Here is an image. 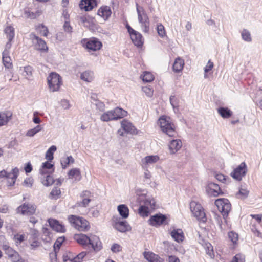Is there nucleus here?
Instances as JSON below:
<instances>
[{
	"instance_id": "09e8293b",
	"label": "nucleus",
	"mask_w": 262,
	"mask_h": 262,
	"mask_svg": "<svg viewBox=\"0 0 262 262\" xmlns=\"http://www.w3.org/2000/svg\"><path fill=\"white\" fill-rule=\"evenodd\" d=\"M248 194L249 191L247 189L241 188L236 193V196L239 199H244L247 198Z\"/></svg>"
},
{
	"instance_id": "0e129e2a",
	"label": "nucleus",
	"mask_w": 262,
	"mask_h": 262,
	"mask_svg": "<svg viewBox=\"0 0 262 262\" xmlns=\"http://www.w3.org/2000/svg\"><path fill=\"white\" fill-rule=\"evenodd\" d=\"M170 102L173 109L178 107V99L174 96H171L170 97Z\"/></svg>"
},
{
	"instance_id": "4d7b16f0",
	"label": "nucleus",
	"mask_w": 262,
	"mask_h": 262,
	"mask_svg": "<svg viewBox=\"0 0 262 262\" xmlns=\"http://www.w3.org/2000/svg\"><path fill=\"white\" fill-rule=\"evenodd\" d=\"M213 63L212 62H211L210 60H209L207 65L206 66V67L204 68V72H205L204 77L205 78L208 77L207 73L209 71H210V70H211L213 68Z\"/></svg>"
},
{
	"instance_id": "c9c22d12",
	"label": "nucleus",
	"mask_w": 262,
	"mask_h": 262,
	"mask_svg": "<svg viewBox=\"0 0 262 262\" xmlns=\"http://www.w3.org/2000/svg\"><path fill=\"white\" fill-rule=\"evenodd\" d=\"M94 73L91 71H85L80 75V79L84 81L90 82L94 79Z\"/></svg>"
},
{
	"instance_id": "bb28decb",
	"label": "nucleus",
	"mask_w": 262,
	"mask_h": 262,
	"mask_svg": "<svg viewBox=\"0 0 262 262\" xmlns=\"http://www.w3.org/2000/svg\"><path fill=\"white\" fill-rule=\"evenodd\" d=\"M19 173V169L17 167L12 169L10 172H8L10 174L9 177H7L8 179V185L12 186L14 185Z\"/></svg>"
},
{
	"instance_id": "e2e57ef3",
	"label": "nucleus",
	"mask_w": 262,
	"mask_h": 262,
	"mask_svg": "<svg viewBox=\"0 0 262 262\" xmlns=\"http://www.w3.org/2000/svg\"><path fill=\"white\" fill-rule=\"evenodd\" d=\"M214 177L219 181L223 183H226L227 178L224 174L220 173H216L214 174Z\"/></svg>"
},
{
	"instance_id": "bf43d9fd",
	"label": "nucleus",
	"mask_w": 262,
	"mask_h": 262,
	"mask_svg": "<svg viewBox=\"0 0 262 262\" xmlns=\"http://www.w3.org/2000/svg\"><path fill=\"white\" fill-rule=\"evenodd\" d=\"M41 243L37 239H32V241L30 243V247L32 250H35L40 246Z\"/></svg>"
},
{
	"instance_id": "412c9836",
	"label": "nucleus",
	"mask_w": 262,
	"mask_h": 262,
	"mask_svg": "<svg viewBox=\"0 0 262 262\" xmlns=\"http://www.w3.org/2000/svg\"><path fill=\"white\" fill-rule=\"evenodd\" d=\"M48 222L50 227L54 230L62 233L66 232V229L64 226L60 223L58 221L54 219H49L48 220Z\"/></svg>"
},
{
	"instance_id": "c03bdc74",
	"label": "nucleus",
	"mask_w": 262,
	"mask_h": 262,
	"mask_svg": "<svg viewBox=\"0 0 262 262\" xmlns=\"http://www.w3.org/2000/svg\"><path fill=\"white\" fill-rule=\"evenodd\" d=\"M42 232V239L46 242H50L51 240L52 236L49 229L46 227H43Z\"/></svg>"
},
{
	"instance_id": "052dcab7",
	"label": "nucleus",
	"mask_w": 262,
	"mask_h": 262,
	"mask_svg": "<svg viewBox=\"0 0 262 262\" xmlns=\"http://www.w3.org/2000/svg\"><path fill=\"white\" fill-rule=\"evenodd\" d=\"M86 255V252H82L77 255L76 257L73 258V262H81L82 259Z\"/></svg>"
},
{
	"instance_id": "f704fd0d",
	"label": "nucleus",
	"mask_w": 262,
	"mask_h": 262,
	"mask_svg": "<svg viewBox=\"0 0 262 262\" xmlns=\"http://www.w3.org/2000/svg\"><path fill=\"white\" fill-rule=\"evenodd\" d=\"M184 65V60L180 57H178L175 59L173 64V70L176 72H179L182 70Z\"/></svg>"
},
{
	"instance_id": "f257e3e1",
	"label": "nucleus",
	"mask_w": 262,
	"mask_h": 262,
	"mask_svg": "<svg viewBox=\"0 0 262 262\" xmlns=\"http://www.w3.org/2000/svg\"><path fill=\"white\" fill-rule=\"evenodd\" d=\"M158 124L161 131L168 136L174 137L176 135L175 126L169 117L165 115L161 116L158 119Z\"/></svg>"
},
{
	"instance_id": "8fccbe9b",
	"label": "nucleus",
	"mask_w": 262,
	"mask_h": 262,
	"mask_svg": "<svg viewBox=\"0 0 262 262\" xmlns=\"http://www.w3.org/2000/svg\"><path fill=\"white\" fill-rule=\"evenodd\" d=\"M42 129L40 125H38L34 128L29 129L26 133V135L28 137H33L36 133H38Z\"/></svg>"
},
{
	"instance_id": "338daca9",
	"label": "nucleus",
	"mask_w": 262,
	"mask_h": 262,
	"mask_svg": "<svg viewBox=\"0 0 262 262\" xmlns=\"http://www.w3.org/2000/svg\"><path fill=\"white\" fill-rule=\"evenodd\" d=\"M14 239L17 244H20L25 238V235L17 234L14 236Z\"/></svg>"
},
{
	"instance_id": "2f4dec72",
	"label": "nucleus",
	"mask_w": 262,
	"mask_h": 262,
	"mask_svg": "<svg viewBox=\"0 0 262 262\" xmlns=\"http://www.w3.org/2000/svg\"><path fill=\"white\" fill-rule=\"evenodd\" d=\"M94 2V0H81L79 6L81 9L90 11L93 9Z\"/></svg>"
},
{
	"instance_id": "5701e85b",
	"label": "nucleus",
	"mask_w": 262,
	"mask_h": 262,
	"mask_svg": "<svg viewBox=\"0 0 262 262\" xmlns=\"http://www.w3.org/2000/svg\"><path fill=\"white\" fill-rule=\"evenodd\" d=\"M12 118V113L11 112H0V127L7 125Z\"/></svg>"
},
{
	"instance_id": "ea45409f",
	"label": "nucleus",
	"mask_w": 262,
	"mask_h": 262,
	"mask_svg": "<svg viewBox=\"0 0 262 262\" xmlns=\"http://www.w3.org/2000/svg\"><path fill=\"white\" fill-rule=\"evenodd\" d=\"M60 162L62 168L65 169L70 164H72L74 162V159L71 156H69L62 158Z\"/></svg>"
},
{
	"instance_id": "473e14b6",
	"label": "nucleus",
	"mask_w": 262,
	"mask_h": 262,
	"mask_svg": "<svg viewBox=\"0 0 262 262\" xmlns=\"http://www.w3.org/2000/svg\"><path fill=\"white\" fill-rule=\"evenodd\" d=\"M117 210L119 214L123 219H126L129 215V209L128 207L124 205H119L117 207Z\"/></svg>"
},
{
	"instance_id": "ddd939ff",
	"label": "nucleus",
	"mask_w": 262,
	"mask_h": 262,
	"mask_svg": "<svg viewBox=\"0 0 262 262\" xmlns=\"http://www.w3.org/2000/svg\"><path fill=\"white\" fill-rule=\"evenodd\" d=\"M159 159V157L158 155L147 156L141 159L140 165L143 169L148 168L158 162Z\"/></svg>"
},
{
	"instance_id": "1a4fd4ad",
	"label": "nucleus",
	"mask_w": 262,
	"mask_h": 262,
	"mask_svg": "<svg viewBox=\"0 0 262 262\" xmlns=\"http://www.w3.org/2000/svg\"><path fill=\"white\" fill-rule=\"evenodd\" d=\"M126 28L133 43L138 47H141L144 43L141 34L134 30L128 25H126Z\"/></svg>"
},
{
	"instance_id": "dca6fc26",
	"label": "nucleus",
	"mask_w": 262,
	"mask_h": 262,
	"mask_svg": "<svg viewBox=\"0 0 262 262\" xmlns=\"http://www.w3.org/2000/svg\"><path fill=\"white\" fill-rule=\"evenodd\" d=\"M145 204V205L141 206L138 210L139 214L143 217H146L149 214V209L147 206L150 205V208H153L155 205V201L153 199H147Z\"/></svg>"
},
{
	"instance_id": "3c124183",
	"label": "nucleus",
	"mask_w": 262,
	"mask_h": 262,
	"mask_svg": "<svg viewBox=\"0 0 262 262\" xmlns=\"http://www.w3.org/2000/svg\"><path fill=\"white\" fill-rule=\"evenodd\" d=\"M157 33L159 35V36L163 38L166 35V31L165 29V28L164 26L161 24H159L157 26Z\"/></svg>"
},
{
	"instance_id": "a18cd8bd",
	"label": "nucleus",
	"mask_w": 262,
	"mask_h": 262,
	"mask_svg": "<svg viewBox=\"0 0 262 262\" xmlns=\"http://www.w3.org/2000/svg\"><path fill=\"white\" fill-rule=\"evenodd\" d=\"M57 148L55 145L51 146L46 153V158L49 161L53 159V154L56 150Z\"/></svg>"
},
{
	"instance_id": "c756f323",
	"label": "nucleus",
	"mask_w": 262,
	"mask_h": 262,
	"mask_svg": "<svg viewBox=\"0 0 262 262\" xmlns=\"http://www.w3.org/2000/svg\"><path fill=\"white\" fill-rule=\"evenodd\" d=\"M3 62L6 68L11 69L12 68V61L7 50H5L3 53Z\"/></svg>"
},
{
	"instance_id": "2eb2a0df",
	"label": "nucleus",
	"mask_w": 262,
	"mask_h": 262,
	"mask_svg": "<svg viewBox=\"0 0 262 262\" xmlns=\"http://www.w3.org/2000/svg\"><path fill=\"white\" fill-rule=\"evenodd\" d=\"M92 195L90 191L84 190L80 194L81 200L77 202V206L78 207H86L92 200Z\"/></svg>"
},
{
	"instance_id": "0eeeda50",
	"label": "nucleus",
	"mask_w": 262,
	"mask_h": 262,
	"mask_svg": "<svg viewBox=\"0 0 262 262\" xmlns=\"http://www.w3.org/2000/svg\"><path fill=\"white\" fill-rule=\"evenodd\" d=\"M81 43L89 52L99 50L102 46L101 42L96 38L84 39Z\"/></svg>"
},
{
	"instance_id": "393cba45",
	"label": "nucleus",
	"mask_w": 262,
	"mask_h": 262,
	"mask_svg": "<svg viewBox=\"0 0 262 262\" xmlns=\"http://www.w3.org/2000/svg\"><path fill=\"white\" fill-rule=\"evenodd\" d=\"M172 238L178 243H181L184 239V234L180 229H174L170 233Z\"/></svg>"
},
{
	"instance_id": "a878e982",
	"label": "nucleus",
	"mask_w": 262,
	"mask_h": 262,
	"mask_svg": "<svg viewBox=\"0 0 262 262\" xmlns=\"http://www.w3.org/2000/svg\"><path fill=\"white\" fill-rule=\"evenodd\" d=\"M68 179L72 180L74 182H78L81 179L80 169L78 168L71 169L68 173Z\"/></svg>"
},
{
	"instance_id": "39448f33",
	"label": "nucleus",
	"mask_w": 262,
	"mask_h": 262,
	"mask_svg": "<svg viewBox=\"0 0 262 262\" xmlns=\"http://www.w3.org/2000/svg\"><path fill=\"white\" fill-rule=\"evenodd\" d=\"M190 208L193 216L198 220L204 223L206 221V214L201 205L195 201H191Z\"/></svg>"
},
{
	"instance_id": "de8ad7c7",
	"label": "nucleus",
	"mask_w": 262,
	"mask_h": 262,
	"mask_svg": "<svg viewBox=\"0 0 262 262\" xmlns=\"http://www.w3.org/2000/svg\"><path fill=\"white\" fill-rule=\"evenodd\" d=\"M241 36L242 39L247 42H250L252 41L251 34L249 31L246 29H244L241 32Z\"/></svg>"
},
{
	"instance_id": "5fc2aeb1",
	"label": "nucleus",
	"mask_w": 262,
	"mask_h": 262,
	"mask_svg": "<svg viewBox=\"0 0 262 262\" xmlns=\"http://www.w3.org/2000/svg\"><path fill=\"white\" fill-rule=\"evenodd\" d=\"M64 240V237H59L57 239L54 245V248L55 250V251H57V250L59 249L62 243L63 242Z\"/></svg>"
},
{
	"instance_id": "72a5a7b5",
	"label": "nucleus",
	"mask_w": 262,
	"mask_h": 262,
	"mask_svg": "<svg viewBox=\"0 0 262 262\" xmlns=\"http://www.w3.org/2000/svg\"><path fill=\"white\" fill-rule=\"evenodd\" d=\"M100 120L103 122H108L112 120H115V117L113 110H110L103 113L100 116Z\"/></svg>"
},
{
	"instance_id": "37998d69",
	"label": "nucleus",
	"mask_w": 262,
	"mask_h": 262,
	"mask_svg": "<svg viewBox=\"0 0 262 262\" xmlns=\"http://www.w3.org/2000/svg\"><path fill=\"white\" fill-rule=\"evenodd\" d=\"M36 29L40 35L46 37L48 36L49 31L45 26L40 24L36 27Z\"/></svg>"
},
{
	"instance_id": "603ef678",
	"label": "nucleus",
	"mask_w": 262,
	"mask_h": 262,
	"mask_svg": "<svg viewBox=\"0 0 262 262\" xmlns=\"http://www.w3.org/2000/svg\"><path fill=\"white\" fill-rule=\"evenodd\" d=\"M144 258L148 260L149 262H152L155 257H157V255L154 254L151 252H144L143 253Z\"/></svg>"
},
{
	"instance_id": "6e6d98bb",
	"label": "nucleus",
	"mask_w": 262,
	"mask_h": 262,
	"mask_svg": "<svg viewBox=\"0 0 262 262\" xmlns=\"http://www.w3.org/2000/svg\"><path fill=\"white\" fill-rule=\"evenodd\" d=\"M60 103L61 106L64 110H69L71 107L70 101L66 99H62Z\"/></svg>"
},
{
	"instance_id": "79ce46f5",
	"label": "nucleus",
	"mask_w": 262,
	"mask_h": 262,
	"mask_svg": "<svg viewBox=\"0 0 262 262\" xmlns=\"http://www.w3.org/2000/svg\"><path fill=\"white\" fill-rule=\"evenodd\" d=\"M21 72V74L26 78H29L32 75V68L30 66H26L21 68L20 69Z\"/></svg>"
},
{
	"instance_id": "a19ab883",
	"label": "nucleus",
	"mask_w": 262,
	"mask_h": 262,
	"mask_svg": "<svg viewBox=\"0 0 262 262\" xmlns=\"http://www.w3.org/2000/svg\"><path fill=\"white\" fill-rule=\"evenodd\" d=\"M141 78L143 81L146 82H150L154 79L153 74L151 72L148 71H144L141 75Z\"/></svg>"
},
{
	"instance_id": "7ed1b4c3",
	"label": "nucleus",
	"mask_w": 262,
	"mask_h": 262,
	"mask_svg": "<svg viewBox=\"0 0 262 262\" xmlns=\"http://www.w3.org/2000/svg\"><path fill=\"white\" fill-rule=\"evenodd\" d=\"M68 219L71 225L79 231H86L90 229L89 222L82 217L71 215Z\"/></svg>"
},
{
	"instance_id": "20e7f679",
	"label": "nucleus",
	"mask_w": 262,
	"mask_h": 262,
	"mask_svg": "<svg viewBox=\"0 0 262 262\" xmlns=\"http://www.w3.org/2000/svg\"><path fill=\"white\" fill-rule=\"evenodd\" d=\"M48 84L50 91L54 92L59 90L62 85V78L56 73L52 72L47 78Z\"/></svg>"
},
{
	"instance_id": "9d476101",
	"label": "nucleus",
	"mask_w": 262,
	"mask_h": 262,
	"mask_svg": "<svg viewBox=\"0 0 262 262\" xmlns=\"http://www.w3.org/2000/svg\"><path fill=\"white\" fill-rule=\"evenodd\" d=\"M113 226L117 231L122 233L131 230L130 226L126 221H123L118 217L113 218Z\"/></svg>"
},
{
	"instance_id": "f8f14e48",
	"label": "nucleus",
	"mask_w": 262,
	"mask_h": 262,
	"mask_svg": "<svg viewBox=\"0 0 262 262\" xmlns=\"http://www.w3.org/2000/svg\"><path fill=\"white\" fill-rule=\"evenodd\" d=\"M206 191L210 196H217L223 193L218 184L213 182H208L206 187Z\"/></svg>"
},
{
	"instance_id": "cd10ccee",
	"label": "nucleus",
	"mask_w": 262,
	"mask_h": 262,
	"mask_svg": "<svg viewBox=\"0 0 262 262\" xmlns=\"http://www.w3.org/2000/svg\"><path fill=\"white\" fill-rule=\"evenodd\" d=\"M50 173L40 174L39 176L41 183L47 187L51 186L54 183L53 178L50 175Z\"/></svg>"
},
{
	"instance_id": "f03ea898",
	"label": "nucleus",
	"mask_w": 262,
	"mask_h": 262,
	"mask_svg": "<svg viewBox=\"0 0 262 262\" xmlns=\"http://www.w3.org/2000/svg\"><path fill=\"white\" fill-rule=\"evenodd\" d=\"M136 11L138 15V19L141 24L143 32L147 33L149 31V18L143 6L137 3H136Z\"/></svg>"
},
{
	"instance_id": "a211bd4d",
	"label": "nucleus",
	"mask_w": 262,
	"mask_h": 262,
	"mask_svg": "<svg viewBox=\"0 0 262 262\" xmlns=\"http://www.w3.org/2000/svg\"><path fill=\"white\" fill-rule=\"evenodd\" d=\"M79 20L84 27L93 29L95 27L96 20L89 15H81L78 17Z\"/></svg>"
},
{
	"instance_id": "774afa93",
	"label": "nucleus",
	"mask_w": 262,
	"mask_h": 262,
	"mask_svg": "<svg viewBox=\"0 0 262 262\" xmlns=\"http://www.w3.org/2000/svg\"><path fill=\"white\" fill-rule=\"evenodd\" d=\"M111 250L114 253H117L121 251V246L118 244H114L111 247Z\"/></svg>"
},
{
	"instance_id": "49530a36",
	"label": "nucleus",
	"mask_w": 262,
	"mask_h": 262,
	"mask_svg": "<svg viewBox=\"0 0 262 262\" xmlns=\"http://www.w3.org/2000/svg\"><path fill=\"white\" fill-rule=\"evenodd\" d=\"M204 248L206 250V253L211 257L213 258L214 256L213 247L209 243H205L204 244Z\"/></svg>"
},
{
	"instance_id": "e433bc0d",
	"label": "nucleus",
	"mask_w": 262,
	"mask_h": 262,
	"mask_svg": "<svg viewBox=\"0 0 262 262\" xmlns=\"http://www.w3.org/2000/svg\"><path fill=\"white\" fill-rule=\"evenodd\" d=\"M115 120L127 116V112L119 107H116L113 110Z\"/></svg>"
},
{
	"instance_id": "69168bd1",
	"label": "nucleus",
	"mask_w": 262,
	"mask_h": 262,
	"mask_svg": "<svg viewBox=\"0 0 262 262\" xmlns=\"http://www.w3.org/2000/svg\"><path fill=\"white\" fill-rule=\"evenodd\" d=\"M63 27L66 32L71 33L72 32V27L70 25L69 21H65Z\"/></svg>"
},
{
	"instance_id": "864d4df0",
	"label": "nucleus",
	"mask_w": 262,
	"mask_h": 262,
	"mask_svg": "<svg viewBox=\"0 0 262 262\" xmlns=\"http://www.w3.org/2000/svg\"><path fill=\"white\" fill-rule=\"evenodd\" d=\"M245 256L241 253L236 254L230 262H245Z\"/></svg>"
},
{
	"instance_id": "b1692460",
	"label": "nucleus",
	"mask_w": 262,
	"mask_h": 262,
	"mask_svg": "<svg viewBox=\"0 0 262 262\" xmlns=\"http://www.w3.org/2000/svg\"><path fill=\"white\" fill-rule=\"evenodd\" d=\"M89 245H91L93 249L96 251L100 250L102 247V243L99 238L94 235L90 236Z\"/></svg>"
},
{
	"instance_id": "6ab92c4d",
	"label": "nucleus",
	"mask_w": 262,
	"mask_h": 262,
	"mask_svg": "<svg viewBox=\"0 0 262 262\" xmlns=\"http://www.w3.org/2000/svg\"><path fill=\"white\" fill-rule=\"evenodd\" d=\"M168 146L169 153L173 155L177 152L182 148V142L180 139H173L169 142Z\"/></svg>"
},
{
	"instance_id": "9b49d317",
	"label": "nucleus",
	"mask_w": 262,
	"mask_h": 262,
	"mask_svg": "<svg viewBox=\"0 0 262 262\" xmlns=\"http://www.w3.org/2000/svg\"><path fill=\"white\" fill-rule=\"evenodd\" d=\"M36 210V206L35 205L24 203L17 207L16 212L21 215H31L35 213Z\"/></svg>"
},
{
	"instance_id": "4be33fe9",
	"label": "nucleus",
	"mask_w": 262,
	"mask_h": 262,
	"mask_svg": "<svg viewBox=\"0 0 262 262\" xmlns=\"http://www.w3.org/2000/svg\"><path fill=\"white\" fill-rule=\"evenodd\" d=\"M97 14L106 21L110 17L112 10L109 6H103L98 9Z\"/></svg>"
},
{
	"instance_id": "13d9d810",
	"label": "nucleus",
	"mask_w": 262,
	"mask_h": 262,
	"mask_svg": "<svg viewBox=\"0 0 262 262\" xmlns=\"http://www.w3.org/2000/svg\"><path fill=\"white\" fill-rule=\"evenodd\" d=\"M228 237L231 241L234 244L236 243L238 241V235L235 232L232 231L229 232Z\"/></svg>"
},
{
	"instance_id": "c85d7f7f",
	"label": "nucleus",
	"mask_w": 262,
	"mask_h": 262,
	"mask_svg": "<svg viewBox=\"0 0 262 262\" xmlns=\"http://www.w3.org/2000/svg\"><path fill=\"white\" fill-rule=\"evenodd\" d=\"M74 239L78 244L83 246H88L89 245L90 237H88L83 234H79L75 235Z\"/></svg>"
},
{
	"instance_id": "4c0bfd02",
	"label": "nucleus",
	"mask_w": 262,
	"mask_h": 262,
	"mask_svg": "<svg viewBox=\"0 0 262 262\" xmlns=\"http://www.w3.org/2000/svg\"><path fill=\"white\" fill-rule=\"evenodd\" d=\"M217 112L223 118H229L232 115V111L228 108L220 107Z\"/></svg>"
},
{
	"instance_id": "f3484780",
	"label": "nucleus",
	"mask_w": 262,
	"mask_h": 262,
	"mask_svg": "<svg viewBox=\"0 0 262 262\" xmlns=\"http://www.w3.org/2000/svg\"><path fill=\"white\" fill-rule=\"evenodd\" d=\"M121 128L125 133L132 135H137L138 130L133 124L126 119H123L121 122Z\"/></svg>"
},
{
	"instance_id": "4468645a",
	"label": "nucleus",
	"mask_w": 262,
	"mask_h": 262,
	"mask_svg": "<svg viewBox=\"0 0 262 262\" xmlns=\"http://www.w3.org/2000/svg\"><path fill=\"white\" fill-rule=\"evenodd\" d=\"M30 38L37 50L42 51H48V47L43 39L33 33L30 34Z\"/></svg>"
},
{
	"instance_id": "58836bf2",
	"label": "nucleus",
	"mask_w": 262,
	"mask_h": 262,
	"mask_svg": "<svg viewBox=\"0 0 262 262\" xmlns=\"http://www.w3.org/2000/svg\"><path fill=\"white\" fill-rule=\"evenodd\" d=\"M4 32L7 36L9 41H11L14 37V29L11 26H7L4 30Z\"/></svg>"
},
{
	"instance_id": "aec40b11",
	"label": "nucleus",
	"mask_w": 262,
	"mask_h": 262,
	"mask_svg": "<svg viewBox=\"0 0 262 262\" xmlns=\"http://www.w3.org/2000/svg\"><path fill=\"white\" fill-rule=\"evenodd\" d=\"M166 220V216L162 214H157L150 217L148 222L152 226H157L163 224Z\"/></svg>"
},
{
	"instance_id": "680f3d73",
	"label": "nucleus",
	"mask_w": 262,
	"mask_h": 262,
	"mask_svg": "<svg viewBox=\"0 0 262 262\" xmlns=\"http://www.w3.org/2000/svg\"><path fill=\"white\" fill-rule=\"evenodd\" d=\"M142 91L149 97H151L153 95V90L148 86H144L142 88Z\"/></svg>"
},
{
	"instance_id": "6e6552de",
	"label": "nucleus",
	"mask_w": 262,
	"mask_h": 262,
	"mask_svg": "<svg viewBox=\"0 0 262 262\" xmlns=\"http://www.w3.org/2000/svg\"><path fill=\"white\" fill-rule=\"evenodd\" d=\"M247 166L245 162H242L231 173V176L237 181H241L247 172Z\"/></svg>"
},
{
	"instance_id": "7c9ffc66",
	"label": "nucleus",
	"mask_w": 262,
	"mask_h": 262,
	"mask_svg": "<svg viewBox=\"0 0 262 262\" xmlns=\"http://www.w3.org/2000/svg\"><path fill=\"white\" fill-rule=\"evenodd\" d=\"M53 165L48 161L43 163L39 169V174H48L53 171Z\"/></svg>"
},
{
	"instance_id": "423d86ee",
	"label": "nucleus",
	"mask_w": 262,
	"mask_h": 262,
	"mask_svg": "<svg viewBox=\"0 0 262 262\" xmlns=\"http://www.w3.org/2000/svg\"><path fill=\"white\" fill-rule=\"evenodd\" d=\"M215 204L222 213L224 218L227 217L231 208L229 201L225 198L218 199L215 200Z\"/></svg>"
}]
</instances>
